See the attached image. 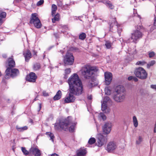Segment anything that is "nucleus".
<instances>
[{
  "label": "nucleus",
  "mask_w": 156,
  "mask_h": 156,
  "mask_svg": "<svg viewBox=\"0 0 156 156\" xmlns=\"http://www.w3.org/2000/svg\"><path fill=\"white\" fill-rule=\"evenodd\" d=\"M110 101L111 100L108 96H105L104 98L103 102L107 104L108 102H110Z\"/></svg>",
  "instance_id": "nucleus-36"
},
{
  "label": "nucleus",
  "mask_w": 156,
  "mask_h": 156,
  "mask_svg": "<svg viewBox=\"0 0 156 156\" xmlns=\"http://www.w3.org/2000/svg\"><path fill=\"white\" fill-rule=\"evenodd\" d=\"M23 55L25 57V60L27 62H28L29 59L32 57L31 52L29 50H27L25 53L23 54Z\"/></svg>",
  "instance_id": "nucleus-20"
},
{
  "label": "nucleus",
  "mask_w": 156,
  "mask_h": 156,
  "mask_svg": "<svg viewBox=\"0 0 156 156\" xmlns=\"http://www.w3.org/2000/svg\"><path fill=\"white\" fill-rule=\"evenodd\" d=\"M112 127V125L111 123H105L102 127L103 133L105 135L109 134L111 131Z\"/></svg>",
  "instance_id": "nucleus-11"
},
{
  "label": "nucleus",
  "mask_w": 156,
  "mask_h": 156,
  "mask_svg": "<svg viewBox=\"0 0 156 156\" xmlns=\"http://www.w3.org/2000/svg\"><path fill=\"white\" fill-rule=\"evenodd\" d=\"M146 64V62L144 61H138L136 63V65H138L140 66H143Z\"/></svg>",
  "instance_id": "nucleus-35"
},
{
  "label": "nucleus",
  "mask_w": 156,
  "mask_h": 156,
  "mask_svg": "<svg viewBox=\"0 0 156 156\" xmlns=\"http://www.w3.org/2000/svg\"><path fill=\"white\" fill-rule=\"evenodd\" d=\"M153 25L154 26H156V16L154 18Z\"/></svg>",
  "instance_id": "nucleus-48"
},
{
  "label": "nucleus",
  "mask_w": 156,
  "mask_h": 156,
  "mask_svg": "<svg viewBox=\"0 0 156 156\" xmlns=\"http://www.w3.org/2000/svg\"><path fill=\"white\" fill-rule=\"evenodd\" d=\"M125 91L123 87L121 85H119L117 86L115 89V91L116 94H125L124 93Z\"/></svg>",
  "instance_id": "nucleus-19"
},
{
  "label": "nucleus",
  "mask_w": 156,
  "mask_h": 156,
  "mask_svg": "<svg viewBox=\"0 0 156 156\" xmlns=\"http://www.w3.org/2000/svg\"><path fill=\"white\" fill-rule=\"evenodd\" d=\"M96 142V139L94 138L91 137L89 140L88 143L90 145L94 144Z\"/></svg>",
  "instance_id": "nucleus-28"
},
{
  "label": "nucleus",
  "mask_w": 156,
  "mask_h": 156,
  "mask_svg": "<svg viewBox=\"0 0 156 156\" xmlns=\"http://www.w3.org/2000/svg\"><path fill=\"white\" fill-rule=\"evenodd\" d=\"M74 60V58L73 54L71 53H67L64 59V62L65 66L73 65Z\"/></svg>",
  "instance_id": "nucleus-8"
},
{
  "label": "nucleus",
  "mask_w": 156,
  "mask_h": 156,
  "mask_svg": "<svg viewBox=\"0 0 156 156\" xmlns=\"http://www.w3.org/2000/svg\"><path fill=\"white\" fill-rule=\"evenodd\" d=\"M100 116L102 119L104 120H105L106 119V117L105 115L103 113H100Z\"/></svg>",
  "instance_id": "nucleus-41"
},
{
  "label": "nucleus",
  "mask_w": 156,
  "mask_h": 156,
  "mask_svg": "<svg viewBox=\"0 0 156 156\" xmlns=\"http://www.w3.org/2000/svg\"><path fill=\"white\" fill-rule=\"evenodd\" d=\"M41 65L39 63H36L34 64L33 66V69L34 70H38L41 68Z\"/></svg>",
  "instance_id": "nucleus-24"
},
{
  "label": "nucleus",
  "mask_w": 156,
  "mask_h": 156,
  "mask_svg": "<svg viewBox=\"0 0 156 156\" xmlns=\"http://www.w3.org/2000/svg\"><path fill=\"white\" fill-rule=\"evenodd\" d=\"M110 25V30H112V28L115 25L118 28V33L119 36H121V32L122 31V28L120 27V25L118 24L115 19H112L111 20H110L109 22Z\"/></svg>",
  "instance_id": "nucleus-9"
},
{
  "label": "nucleus",
  "mask_w": 156,
  "mask_h": 156,
  "mask_svg": "<svg viewBox=\"0 0 156 156\" xmlns=\"http://www.w3.org/2000/svg\"><path fill=\"white\" fill-rule=\"evenodd\" d=\"M142 141V138L141 136H139L138 140H136V144H139L141 143Z\"/></svg>",
  "instance_id": "nucleus-38"
},
{
  "label": "nucleus",
  "mask_w": 156,
  "mask_h": 156,
  "mask_svg": "<svg viewBox=\"0 0 156 156\" xmlns=\"http://www.w3.org/2000/svg\"><path fill=\"white\" fill-rule=\"evenodd\" d=\"M133 76H130L128 77V80H132L133 79Z\"/></svg>",
  "instance_id": "nucleus-51"
},
{
  "label": "nucleus",
  "mask_w": 156,
  "mask_h": 156,
  "mask_svg": "<svg viewBox=\"0 0 156 156\" xmlns=\"http://www.w3.org/2000/svg\"><path fill=\"white\" fill-rule=\"evenodd\" d=\"M65 73L66 75H68L71 72V69L70 68L66 69L65 70Z\"/></svg>",
  "instance_id": "nucleus-39"
},
{
  "label": "nucleus",
  "mask_w": 156,
  "mask_h": 156,
  "mask_svg": "<svg viewBox=\"0 0 156 156\" xmlns=\"http://www.w3.org/2000/svg\"><path fill=\"white\" fill-rule=\"evenodd\" d=\"M107 107V104L102 102L101 104V110L103 111H104L106 109Z\"/></svg>",
  "instance_id": "nucleus-34"
},
{
  "label": "nucleus",
  "mask_w": 156,
  "mask_h": 156,
  "mask_svg": "<svg viewBox=\"0 0 156 156\" xmlns=\"http://www.w3.org/2000/svg\"><path fill=\"white\" fill-rule=\"evenodd\" d=\"M71 123V121L69 119V117L67 119L61 120L59 123H56L55 128L56 130L59 129V126L63 130L66 131L68 129V126Z\"/></svg>",
  "instance_id": "nucleus-4"
},
{
  "label": "nucleus",
  "mask_w": 156,
  "mask_h": 156,
  "mask_svg": "<svg viewBox=\"0 0 156 156\" xmlns=\"http://www.w3.org/2000/svg\"><path fill=\"white\" fill-rule=\"evenodd\" d=\"M62 95V94L61 91L60 90H58L56 93V94L54 97L53 99L55 100H57L61 98Z\"/></svg>",
  "instance_id": "nucleus-21"
},
{
  "label": "nucleus",
  "mask_w": 156,
  "mask_h": 156,
  "mask_svg": "<svg viewBox=\"0 0 156 156\" xmlns=\"http://www.w3.org/2000/svg\"><path fill=\"white\" fill-rule=\"evenodd\" d=\"M50 156H59L57 154L54 153V154H52Z\"/></svg>",
  "instance_id": "nucleus-53"
},
{
  "label": "nucleus",
  "mask_w": 156,
  "mask_h": 156,
  "mask_svg": "<svg viewBox=\"0 0 156 156\" xmlns=\"http://www.w3.org/2000/svg\"><path fill=\"white\" fill-rule=\"evenodd\" d=\"M87 99L89 100H91L92 99V96L91 95H88L87 96Z\"/></svg>",
  "instance_id": "nucleus-49"
},
{
  "label": "nucleus",
  "mask_w": 156,
  "mask_h": 156,
  "mask_svg": "<svg viewBox=\"0 0 156 156\" xmlns=\"http://www.w3.org/2000/svg\"><path fill=\"white\" fill-rule=\"evenodd\" d=\"M17 2H19L20 1H21V0H16Z\"/></svg>",
  "instance_id": "nucleus-61"
},
{
  "label": "nucleus",
  "mask_w": 156,
  "mask_h": 156,
  "mask_svg": "<svg viewBox=\"0 0 156 156\" xmlns=\"http://www.w3.org/2000/svg\"><path fill=\"white\" fill-rule=\"evenodd\" d=\"M87 153L85 149L80 148L76 151V154L74 156H85Z\"/></svg>",
  "instance_id": "nucleus-16"
},
{
  "label": "nucleus",
  "mask_w": 156,
  "mask_h": 156,
  "mask_svg": "<svg viewBox=\"0 0 156 156\" xmlns=\"http://www.w3.org/2000/svg\"><path fill=\"white\" fill-rule=\"evenodd\" d=\"M3 22V21L1 18L0 19V25H1Z\"/></svg>",
  "instance_id": "nucleus-54"
},
{
  "label": "nucleus",
  "mask_w": 156,
  "mask_h": 156,
  "mask_svg": "<svg viewBox=\"0 0 156 156\" xmlns=\"http://www.w3.org/2000/svg\"><path fill=\"white\" fill-rule=\"evenodd\" d=\"M98 70L95 66L86 65L83 66L80 70L82 76L86 79L91 78Z\"/></svg>",
  "instance_id": "nucleus-2"
},
{
  "label": "nucleus",
  "mask_w": 156,
  "mask_h": 156,
  "mask_svg": "<svg viewBox=\"0 0 156 156\" xmlns=\"http://www.w3.org/2000/svg\"><path fill=\"white\" fill-rule=\"evenodd\" d=\"M105 94L107 95H110L111 94V90L108 87L105 88Z\"/></svg>",
  "instance_id": "nucleus-32"
},
{
  "label": "nucleus",
  "mask_w": 156,
  "mask_h": 156,
  "mask_svg": "<svg viewBox=\"0 0 156 156\" xmlns=\"http://www.w3.org/2000/svg\"><path fill=\"white\" fill-rule=\"evenodd\" d=\"M46 134L49 136L50 137L51 139L53 142V139L55 137L54 134L52 133L49 132H47L46 133Z\"/></svg>",
  "instance_id": "nucleus-31"
},
{
  "label": "nucleus",
  "mask_w": 156,
  "mask_h": 156,
  "mask_svg": "<svg viewBox=\"0 0 156 156\" xmlns=\"http://www.w3.org/2000/svg\"><path fill=\"white\" fill-rule=\"evenodd\" d=\"M57 9V6L54 4L52 5L51 6V15L52 16H55L56 11Z\"/></svg>",
  "instance_id": "nucleus-22"
},
{
  "label": "nucleus",
  "mask_w": 156,
  "mask_h": 156,
  "mask_svg": "<svg viewBox=\"0 0 156 156\" xmlns=\"http://www.w3.org/2000/svg\"><path fill=\"white\" fill-rule=\"evenodd\" d=\"M154 55H155V53L153 51L150 52L149 53V57L150 58H151V57H153Z\"/></svg>",
  "instance_id": "nucleus-44"
},
{
  "label": "nucleus",
  "mask_w": 156,
  "mask_h": 156,
  "mask_svg": "<svg viewBox=\"0 0 156 156\" xmlns=\"http://www.w3.org/2000/svg\"><path fill=\"white\" fill-rule=\"evenodd\" d=\"M112 43L109 41H106L105 44L106 48L107 49H110L111 48Z\"/></svg>",
  "instance_id": "nucleus-27"
},
{
  "label": "nucleus",
  "mask_w": 156,
  "mask_h": 156,
  "mask_svg": "<svg viewBox=\"0 0 156 156\" xmlns=\"http://www.w3.org/2000/svg\"><path fill=\"white\" fill-rule=\"evenodd\" d=\"M125 94H115L113 96V99L117 103L123 102L125 98Z\"/></svg>",
  "instance_id": "nucleus-13"
},
{
  "label": "nucleus",
  "mask_w": 156,
  "mask_h": 156,
  "mask_svg": "<svg viewBox=\"0 0 156 156\" xmlns=\"http://www.w3.org/2000/svg\"><path fill=\"white\" fill-rule=\"evenodd\" d=\"M5 78L8 79L10 78H13L17 76L19 74V70L16 68H7L5 72Z\"/></svg>",
  "instance_id": "nucleus-5"
},
{
  "label": "nucleus",
  "mask_w": 156,
  "mask_h": 156,
  "mask_svg": "<svg viewBox=\"0 0 156 156\" xmlns=\"http://www.w3.org/2000/svg\"><path fill=\"white\" fill-rule=\"evenodd\" d=\"M21 150L24 154L25 155H27L29 154V152L27 151L24 147H22Z\"/></svg>",
  "instance_id": "nucleus-29"
},
{
  "label": "nucleus",
  "mask_w": 156,
  "mask_h": 156,
  "mask_svg": "<svg viewBox=\"0 0 156 156\" xmlns=\"http://www.w3.org/2000/svg\"><path fill=\"white\" fill-rule=\"evenodd\" d=\"M97 136L98 140L96 144L98 147H101L106 142L105 137L101 133L98 134Z\"/></svg>",
  "instance_id": "nucleus-10"
},
{
  "label": "nucleus",
  "mask_w": 156,
  "mask_h": 156,
  "mask_svg": "<svg viewBox=\"0 0 156 156\" xmlns=\"http://www.w3.org/2000/svg\"><path fill=\"white\" fill-rule=\"evenodd\" d=\"M155 60H153L151 61L149 63L147 64V68H149L151 66H153L155 64Z\"/></svg>",
  "instance_id": "nucleus-33"
},
{
  "label": "nucleus",
  "mask_w": 156,
  "mask_h": 156,
  "mask_svg": "<svg viewBox=\"0 0 156 156\" xmlns=\"http://www.w3.org/2000/svg\"><path fill=\"white\" fill-rule=\"evenodd\" d=\"M74 125H72L69 128V130L70 132H73L74 130Z\"/></svg>",
  "instance_id": "nucleus-42"
},
{
  "label": "nucleus",
  "mask_w": 156,
  "mask_h": 156,
  "mask_svg": "<svg viewBox=\"0 0 156 156\" xmlns=\"http://www.w3.org/2000/svg\"><path fill=\"white\" fill-rule=\"evenodd\" d=\"M105 81V83L106 85H109L112 79V74L111 73L105 72L104 74Z\"/></svg>",
  "instance_id": "nucleus-15"
},
{
  "label": "nucleus",
  "mask_w": 156,
  "mask_h": 156,
  "mask_svg": "<svg viewBox=\"0 0 156 156\" xmlns=\"http://www.w3.org/2000/svg\"><path fill=\"white\" fill-rule=\"evenodd\" d=\"M107 5L111 9H113L114 8V6L110 2H107L106 3Z\"/></svg>",
  "instance_id": "nucleus-40"
},
{
  "label": "nucleus",
  "mask_w": 156,
  "mask_h": 156,
  "mask_svg": "<svg viewBox=\"0 0 156 156\" xmlns=\"http://www.w3.org/2000/svg\"><path fill=\"white\" fill-rule=\"evenodd\" d=\"M87 86L89 88H90L94 86V84L92 83L89 82L88 83Z\"/></svg>",
  "instance_id": "nucleus-45"
},
{
  "label": "nucleus",
  "mask_w": 156,
  "mask_h": 156,
  "mask_svg": "<svg viewBox=\"0 0 156 156\" xmlns=\"http://www.w3.org/2000/svg\"><path fill=\"white\" fill-rule=\"evenodd\" d=\"M133 79L134 80L135 82H137L138 80V79L137 78H136V77H133Z\"/></svg>",
  "instance_id": "nucleus-52"
},
{
  "label": "nucleus",
  "mask_w": 156,
  "mask_h": 156,
  "mask_svg": "<svg viewBox=\"0 0 156 156\" xmlns=\"http://www.w3.org/2000/svg\"><path fill=\"white\" fill-rule=\"evenodd\" d=\"M37 78V76L35 73L31 72L27 75L26 77V80L29 82L35 83Z\"/></svg>",
  "instance_id": "nucleus-14"
},
{
  "label": "nucleus",
  "mask_w": 156,
  "mask_h": 156,
  "mask_svg": "<svg viewBox=\"0 0 156 156\" xmlns=\"http://www.w3.org/2000/svg\"><path fill=\"white\" fill-rule=\"evenodd\" d=\"M29 151L34 156H41V155L40 150L37 148L31 147Z\"/></svg>",
  "instance_id": "nucleus-17"
},
{
  "label": "nucleus",
  "mask_w": 156,
  "mask_h": 156,
  "mask_svg": "<svg viewBox=\"0 0 156 156\" xmlns=\"http://www.w3.org/2000/svg\"><path fill=\"white\" fill-rule=\"evenodd\" d=\"M151 88L156 91V85H151L150 86Z\"/></svg>",
  "instance_id": "nucleus-46"
},
{
  "label": "nucleus",
  "mask_w": 156,
  "mask_h": 156,
  "mask_svg": "<svg viewBox=\"0 0 156 156\" xmlns=\"http://www.w3.org/2000/svg\"><path fill=\"white\" fill-rule=\"evenodd\" d=\"M43 95L44 96H47L48 95V93L46 92V91H44L43 92Z\"/></svg>",
  "instance_id": "nucleus-47"
},
{
  "label": "nucleus",
  "mask_w": 156,
  "mask_h": 156,
  "mask_svg": "<svg viewBox=\"0 0 156 156\" xmlns=\"http://www.w3.org/2000/svg\"><path fill=\"white\" fill-rule=\"evenodd\" d=\"M64 77H65V79H66L67 78V77L66 76V75H65Z\"/></svg>",
  "instance_id": "nucleus-59"
},
{
  "label": "nucleus",
  "mask_w": 156,
  "mask_h": 156,
  "mask_svg": "<svg viewBox=\"0 0 156 156\" xmlns=\"http://www.w3.org/2000/svg\"><path fill=\"white\" fill-rule=\"evenodd\" d=\"M41 104H39V111H40L41 110Z\"/></svg>",
  "instance_id": "nucleus-57"
},
{
  "label": "nucleus",
  "mask_w": 156,
  "mask_h": 156,
  "mask_svg": "<svg viewBox=\"0 0 156 156\" xmlns=\"http://www.w3.org/2000/svg\"><path fill=\"white\" fill-rule=\"evenodd\" d=\"M136 51H135L134 52H133V53H132V54H136Z\"/></svg>",
  "instance_id": "nucleus-60"
},
{
  "label": "nucleus",
  "mask_w": 156,
  "mask_h": 156,
  "mask_svg": "<svg viewBox=\"0 0 156 156\" xmlns=\"http://www.w3.org/2000/svg\"><path fill=\"white\" fill-rule=\"evenodd\" d=\"M57 5L58 6H60V5H61L60 6H62V2L60 1H59L58 2V4Z\"/></svg>",
  "instance_id": "nucleus-50"
},
{
  "label": "nucleus",
  "mask_w": 156,
  "mask_h": 156,
  "mask_svg": "<svg viewBox=\"0 0 156 156\" xmlns=\"http://www.w3.org/2000/svg\"><path fill=\"white\" fill-rule=\"evenodd\" d=\"M2 56L4 58H6L7 57V55L5 54H4L2 55Z\"/></svg>",
  "instance_id": "nucleus-55"
},
{
  "label": "nucleus",
  "mask_w": 156,
  "mask_h": 156,
  "mask_svg": "<svg viewBox=\"0 0 156 156\" xmlns=\"http://www.w3.org/2000/svg\"><path fill=\"white\" fill-rule=\"evenodd\" d=\"M142 27L140 25H137L136 27L137 30H135L133 33L132 34L131 37L127 41L128 43L133 42L136 43L137 41L142 36V33L140 31L142 29Z\"/></svg>",
  "instance_id": "nucleus-3"
},
{
  "label": "nucleus",
  "mask_w": 156,
  "mask_h": 156,
  "mask_svg": "<svg viewBox=\"0 0 156 156\" xmlns=\"http://www.w3.org/2000/svg\"><path fill=\"white\" fill-rule=\"evenodd\" d=\"M33 52H34V55H37V52L35 51H33Z\"/></svg>",
  "instance_id": "nucleus-56"
},
{
  "label": "nucleus",
  "mask_w": 156,
  "mask_h": 156,
  "mask_svg": "<svg viewBox=\"0 0 156 156\" xmlns=\"http://www.w3.org/2000/svg\"><path fill=\"white\" fill-rule=\"evenodd\" d=\"M34 101H36V99H34Z\"/></svg>",
  "instance_id": "nucleus-62"
},
{
  "label": "nucleus",
  "mask_w": 156,
  "mask_h": 156,
  "mask_svg": "<svg viewBox=\"0 0 156 156\" xmlns=\"http://www.w3.org/2000/svg\"><path fill=\"white\" fill-rule=\"evenodd\" d=\"M30 23L33 24L34 26L37 28H39L41 27V23L37 13H32L30 19Z\"/></svg>",
  "instance_id": "nucleus-7"
},
{
  "label": "nucleus",
  "mask_w": 156,
  "mask_h": 156,
  "mask_svg": "<svg viewBox=\"0 0 156 156\" xmlns=\"http://www.w3.org/2000/svg\"><path fill=\"white\" fill-rule=\"evenodd\" d=\"M6 13L4 12L0 11V18H3L6 17Z\"/></svg>",
  "instance_id": "nucleus-37"
},
{
  "label": "nucleus",
  "mask_w": 156,
  "mask_h": 156,
  "mask_svg": "<svg viewBox=\"0 0 156 156\" xmlns=\"http://www.w3.org/2000/svg\"><path fill=\"white\" fill-rule=\"evenodd\" d=\"M86 34L84 33H82L79 36V38L81 40H84L86 37Z\"/></svg>",
  "instance_id": "nucleus-30"
},
{
  "label": "nucleus",
  "mask_w": 156,
  "mask_h": 156,
  "mask_svg": "<svg viewBox=\"0 0 156 156\" xmlns=\"http://www.w3.org/2000/svg\"><path fill=\"white\" fill-rule=\"evenodd\" d=\"M53 16L54 17L52 19V21L53 23H55L56 21H58L60 19V15L58 13H57Z\"/></svg>",
  "instance_id": "nucleus-23"
},
{
  "label": "nucleus",
  "mask_w": 156,
  "mask_h": 156,
  "mask_svg": "<svg viewBox=\"0 0 156 156\" xmlns=\"http://www.w3.org/2000/svg\"><path fill=\"white\" fill-rule=\"evenodd\" d=\"M134 74L136 77L141 80L145 79L147 76V73L145 70L141 67L135 69Z\"/></svg>",
  "instance_id": "nucleus-6"
},
{
  "label": "nucleus",
  "mask_w": 156,
  "mask_h": 156,
  "mask_svg": "<svg viewBox=\"0 0 156 156\" xmlns=\"http://www.w3.org/2000/svg\"><path fill=\"white\" fill-rule=\"evenodd\" d=\"M117 145L116 143L114 142H109L107 145L106 150L109 152H112L117 149Z\"/></svg>",
  "instance_id": "nucleus-12"
},
{
  "label": "nucleus",
  "mask_w": 156,
  "mask_h": 156,
  "mask_svg": "<svg viewBox=\"0 0 156 156\" xmlns=\"http://www.w3.org/2000/svg\"><path fill=\"white\" fill-rule=\"evenodd\" d=\"M69 93L65 98L64 101L68 103L73 102L76 99L73 95L79 96L83 92V85L78 75L74 73L69 78Z\"/></svg>",
  "instance_id": "nucleus-1"
},
{
  "label": "nucleus",
  "mask_w": 156,
  "mask_h": 156,
  "mask_svg": "<svg viewBox=\"0 0 156 156\" xmlns=\"http://www.w3.org/2000/svg\"><path fill=\"white\" fill-rule=\"evenodd\" d=\"M44 2V0H40L37 3V6H39L42 4Z\"/></svg>",
  "instance_id": "nucleus-43"
},
{
  "label": "nucleus",
  "mask_w": 156,
  "mask_h": 156,
  "mask_svg": "<svg viewBox=\"0 0 156 156\" xmlns=\"http://www.w3.org/2000/svg\"><path fill=\"white\" fill-rule=\"evenodd\" d=\"M7 63L8 67L7 68H12L15 66V62L12 57L9 58L8 59Z\"/></svg>",
  "instance_id": "nucleus-18"
},
{
  "label": "nucleus",
  "mask_w": 156,
  "mask_h": 156,
  "mask_svg": "<svg viewBox=\"0 0 156 156\" xmlns=\"http://www.w3.org/2000/svg\"><path fill=\"white\" fill-rule=\"evenodd\" d=\"M133 119L134 126L135 127H137L138 126V123L136 117L135 116H133Z\"/></svg>",
  "instance_id": "nucleus-25"
},
{
  "label": "nucleus",
  "mask_w": 156,
  "mask_h": 156,
  "mask_svg": "<svg viewBox=\"0 0 156 156\" xmlns=\"http://www.w3.org/2000/svg\"><path fill=\"white\" fill-rule=\"evenodd\" d=\"M16 129L19 131L23 132L27 129V126H24L22 127H19L18 126H16Z\"/></svg>",
  "instance_id": "nucleus-26"
},
{
  "label": "nucleus",
  "mask_w": 156,
  "mask_h": 156,
  "mask_svg": "<svg viewBox=\"0 0 156 156\" xmlns=\"http://www.w3.org/2000/svg\"><path fill=\"white\" fill-rule=\"evenodd\" d=\"M154 133H155L156 132V126H155V127L154 128Z\"/></svg>",
  "instance_id": "nucleus-58"
}]
</instances>
